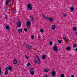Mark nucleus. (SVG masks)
<instances>
[{
  "label": "nucleus",
  "instance_id": "1",
  "mask_svg": "<svg viewBox=\"0 0 77 77\" xmlns=\"http://www.w3.org/2000/svg\"><path fill=\"white\" fill-rule=\"evenodd\" d=\"M16 25L17 27H20L21 26V20H20L17 21L16 23Z\"/></svg>",
  "mask_w": 77,
  "mask_h": 77
},
{
  "label": "nucleus",
  "instance_id": "2",
  "mask_svg": "<svg viewBox=\"0 0 77 77\" xmlns=\"http://www.w3.org/2000/svg\"><path fill=\"white\" fill-rule=\"evenodd\" d=\"M27 8L29 11H32V7L31 6V4H28L27 5Z\"/></svg>",
  "mask_w": 77,
  "mask_h": 77
},
{
  "label": "nucleus",
  "instance_id": "3",
  "mask_svg": "<svg viewBox=\"0 0 77 77\" xmlns=\"http://www.w3.org/2000/svg\"><path fill=\"white\" fill-rule=\"evenodd\" d=\"M26 26L28 27L29 29H30V22L27 21L26 23Z\"/></svg>",
  "mask_w": 77,
  "mask_h": 77
},
{
  "label": "nucleus",
  "instance_id": "4",
  "mask_svg": "<svg viewBox=\"0 0 77 77\" xmlns=\"http://www.w3.org/2000/svg\"><path fill=\"white\" fill-rule=\"evenodd\" d=\"M53 50L54 51H58V49H57V48L56 46H54L53 47Z\"/></svg>",
  "mask_w": 77,
  "mask_h": 77
},
{
  "label": "nucleus",
  "instance_id": "5",
  "mask_svg": "<svg viewBox=\"0 0 77 77\" xmlns=\"http://www.w3.org/2000/svg\"><path fill=\"white\" fill-rule=\"evenodd\" d=\"M26 47L29 49H33V47L31 46L29 44L26 45Z\"/></svg>",
  "mask_w": 77,
  "mask_h": 77
},
{
  "label": "nucleus",
  "instance_id": "6",
  "mask_svg": "<svg viewBox=\"0 0 77 77\" xmlns=\"http://www.w3.org/2000/svg\"><path fill=\"white\" fill-rule=\"evenodd\" d=\"M18 62V61L16 59H14L13 60V64H17Z\"/></svg>",
  "mask_w": 77,
  "mask_h": 77
},
{
  "label": "nucleus",
  "instance_id": "7",
  "mask_svg": "<svg viewBox=\"0 0 77 77\" xmlns=\"http://www.w3.org/2000/svg\"><path fill=\"white\" fill-rule=\"evenodd\" d=\"M12 0H7L6 2V6L8 5L9 3H10V1H12Z\"/></svg>",
  "mask_w": 77,
  "mask_h": 77
},
{
  "label": "nucleus",
  "instance_id": "8",
  "mask_svg": "<svg viewBox=\"0 0 77 77\" xmlns=\"http://www.w3.org/2000/svg\"><path fill=\"white\" fill-rule=\"evenodd\" d=\"M47 20H49V21H50L51 22H52V21H53V18L51 17L50 18L48 17V19Z\"/></svg>",
  "mask_w": 77,
  "mask_h": 77
},
{
  "label": "nucleus",
  "instance_id": "9",
  "mask_svg": "<svg viewBox=\"0 0 77 77\" xmlns=\"http://www.w3.org/2000/svg\"><path fill=\"white\" fill-rule=\"evenodd\" d=\"M36 56L37 57V58L38 59V64H40L41 63V60L39 59V57L38 55H36Z\"/></svg>",
  "mask_w": 77,
  "mask_h": 77
},
{
  "label": "nucleus",
  "instance_id": "10",
  "mask_svg": "<svg viewBox=\"0 0 77 77\" xmlns=\"http://www.w3.org/2000/svg\"><path fill=\"white\" fill-rule=\"evenodd\" d=\"M52 75L53 77L55 76V75H56L55 71H53L52 72Z\"/></svg>",
  "mask_w": 77,
  "mask_h": 77
},
{
  "label": "nucleus",
  "instance_id": "11",
  "mask_svg": "<svg viewBox=\"0 0 77 77\" xmlns=\"http://www.w3.org/2000/svg\"><path fill=\"white\" fill-rule=\"evenodd\" d=\"M42 17L44 19H45V20H48V17H47L45 16V15H44L42 16Z\"/></svg>",
  "mask_w": 77,
  "mask_h": 77
},
{
  "label": "nucleus",
  "instance_id": "12",
  "mask_svg": "<svg viewBox=\"0 0 77 77\" xmlns=\"http://www.w3.org/2000/svg\"><path fill=\"white\" fill-rule=\"evenodd\" d=\"M52 29L53 30H54V29H56V26H55V25H53L52 26Z\"/></svg>",
  "mask_w": 77,
  "mask_h": 77
},
{
  "label": "nucleus",
  "instance_id": "13",
  "mask_svg": "<svg viewBox=\"0 0 77 77\" xmlns=\"http://www.w3.org/2000/svg\"><path fill=\"white\" fill-rule=\"evenodd\" d=\"M17 32L18 33H21L22 32V29H19L18 30Z\"/></svg>",
  "mask_w": 77,
  "mask_h": 77
},
{
  "label": "nucleus",
  "instance_id": "14",
  "mask_svg": "<svg viewBox=\"0 0 77 77\" xmlns=\"http://www.w3.org/2000/svg\"><path fill=\"white\" fill-rule=\"evenodd\" d=\"M34 71H35V70H34V69L32 68L30 69V72H32H32H34Z\"/></svg>",
  "mask_w": 77,
  "mask_h": 77
},
{
  "label": "nucleus",
  "instance_id": "15",
  "mask_svg": "<svg viewBox=\"0 0 77 77\" xmlns=\"http://www.w3.org/2000/svg\"><path fill=\"white\" fill-rule=\"evenodd\" d=\"M45 56H46V55H42V59H45Z\"/></svg>",
  "mask_w": 77,
  "mask_h": 77
},
{
  "label": "nucleus",
  "instance_id": "16",
  "mask_svg": "<svg viewBox=\"0 0 77 77\" xmlns=\"http://www.w3.org/2000/svg\"><path fill=\"white\" fill-rule=\"evenodd\" d=\"M8 68V69L10 70H12V67H11V66H9Z\"/></svg>",
  "mask_w": 77,
  "mask_h": 77
},
{
  "label": "nucleus",
  "instance_id": "17",
  "mask_svg": "<svg viewBox=\"0 0 77 77\" xmlns=\"http://www.w3.org/2000/svg\"><path fill=\"white\" fill-rule=\"evenodd\" d=\"M6 29H7V30H9V26H6Z\"/></svg>",
  "mask_w": 77,
  "mask_h": 77
},
{
  "label": "nucleus",
  "instance_id": "18",
  "mask_svg": "<svg viewBox=\"0 0 77 77\" xmlns=\"http://www.w3.org/2000/svg\"><path fill=\"white\" fill-rule=\"evenodd\" d=\"M30 73L31 74V75H34L35 73H34V72L31 71V72H30Z\"/></svg>",
  "mask_w": 77,
  "mask_h": 77
},
{
  "label": "nucleus",
  "instance_id": "19",
  "mask_svg": "<svg viewBox=\"0 0 77 77\" xmlns=\"http://www.w3.org/2000/svg\"><path fill=\"white\" fill-rule=\"evenodd\" d=\"M73 48H75L76 47H77V45L75 44H74L73 45Z\"/></svg>",
  "mask_w": 77,
  "mask_h": 77
},
{
  "label": "nucleus",
  "instance_id": "20",
  "mask_svg": "<svg viewBox=\"0 0 77 77\" xmlns=\"http://www.w3.org/2000/svg\"><path fill=\"white\" fill-rule=\"evenodd\" d=\"M71 50V47H69L67 48V50H68V51H69Z\"/></svg>",
  "mask_w": 77,
  "mask_h": 77
},
{
  "label": "nucleus",
  "instance_id": "21",
  "mask_svg": "<svg viewBox=\"0 0 77 77\" xmlns=\"http://www.w3.org/2000/svg\"><path fill=\"white\" fill-rule=\"evenodd\" d=\"M5 75H7V74H8V71H5Z\"/></svg>",
  "mask_w": 77,
  "mask_h": 77
},
{
  "label": "nucleus",
  "instance_id": "22",
  "mask_svg": "<svg viewBox=\"0 0 77 77\" xmlns=\"http://www.w3.org/2000/svg\"><path fill=\"white\" fill-rule=\"evenodd\" d=\"M73 30L74 31H75V30H77V28H76V27H74L73 28Z\"/></svg>",
  "mask_w": 77,
  "mask_h": 77
},
{
  "label": "nucleus",
  "instance_id": "23",
  "mask_svg": "<svg viewBox=\"0 0 77 77\" xmlns=\"http://www.w3.org/2000/svg\"><path fill=\"white\" fill-rule=\"evenodd\" d=\"M49 44H50V45H52V44H53V42H52L51 41H50L49 43Z\"/></svg>",
  "mask_w": 77,
  "mask_h": 77
},
{
  "label": "nucleus",
  "instance_id": "24",
  "mask_svg": "<svg viewBox=\"0 0 77 77\" xmlns=\"http://www.w3.org/2000/svg\"><path fill=\"white\" fill-rule=\"evenodd\" d=\"M40 32L41 33H43L44 32V29H40Z\"/></svg>",
  "mask_w": 77,
  "mask_h": 77
},
{
  "label": "nucleus",
  "instance_id": "25",
  "mask_svg": "<svg viewBox=\"0 0 77 77\" xmlns=\"http://www.w3.org/2000/svg\"><path fill=\"white\" fill-rule=\"evenodd\" d=\"M63 17H67V14H63Z\"/></svg>",
  "mask_w": 77,
  "mask_h": 77
},
{
  "label": "nucleus",
  "instance_id": "26",
  "mask_svg": "<svg viewBox=\"0 0 77 77\" xmlns=\"http://www.w3.org/2000/svg\"><path fill=\"white\" fill-rule=\"evenodd\" d=\"M44 71L45 72H48V70L47 69H45L44 70Z\"/></svg>",
  "mask_w": 77,
  "mask_h": 77
},
{
  "label": "nucleus",
  "instance_id": "27",
  "mask_svg": "<svg viewBox=\"0 0 77 77\" xmlns=\"http://www.w3.org/2000/svg\"><path fill=\"white\" fill-rule=\"evenodd\" d=\"M5 70L8 71V70H9V69L8 68V67H6L5 68Z\"/></svg>",
  "mask_w": 77,
  "mask_h": 77
},
{
  "label": "nucleus",
  "instance_id": "28",
  "mask_svg": "<svg viewBox=\"0 0 77 77\" xmlns=\"http://www.w3.org/2000/svg\"><path fill=\"white\" fill-rule=\"evenodd\" d=\"M30 63H28L27 64V66L29 67L30 66Z\"/></svg>",
  "mask_w": 77,
  "mask_h": 77
},
{
  "label": "nucleus",
  "instance_id": "29",
  "mask_svg": "<svg viewBox=\"0 0 77 77\" xmlns=\"http://www.w3.org/2000/svg\"><path fill=\"white\" fill-rule=\"evenodd\" d=\"M70 9L71 11H74V8L72 7Z\"/></svg>",
  "mask_w": 77,
  "mask_h": 77
},
{
  "label": "nucleus",
  "instance_id": "30",
  "mask_svg": "<svg viewBox=\"0 0 77 77\" xmlns=\"http://www.w3.org/2000/svg\"><path fill=\"white\" fill-rule=\"evenodd\" d=\"M63 39L64 40H65V34L63 35Z\"/></svg>",
  "mask_w": 77,
  "mask_h": 77
},
{
  "label": "nucleus",
  "instance_id": "31",
  "mask_svg": "<svg viewBox=\"0 0 77 77\" xmlns=\"http://www.w3.org/2000/svg\"><path fill=\"white\" fill-rule=\"evenodd\" d=\"M58 43L60 44H61L62 43V41L61 40H58Z\"/></svg>",
  "mask_w": 77,
  "mask_h": 77
},
{
  "label": "nucleus",
  "instance_id": "32",
  "mask_svg": "<svg viewBox=\"0 0 77 77\" xmlns=\"http://www.w3.org/2000/svg\"><path fill=\"white\" fill-rule=\"evenodd\" d=\"M24 31H25V32H27V28H25L24 29Z\"/></svg>",
  "mask_w": 77,
  "mask_h": 77
},
{
  "label": "nucleus",
  "instance_id": "33",
  "mask_svg": "<svg viewBox=\"0 0 77 77\" xmlns=\"http://www.w3.org/2000/svg\"><path fill=\"white\" fill-rule=\"evenodd\" d=\"M30 18H31V21H32L33 20V17H31Z\"/></svg>",
  "mask_w": 77,
  "mask_h": 77
},
{
  "label": "nucleus",
  "instance_id": "34",
  "mask_svg": "<svg viewBox=\"0 0 77 77\" xmlns=\"http://www.w3.org/2000/svg\"><path fill=\"white\" fill-rule=\"evenodd\" d=\"M38 62V60H36L34 61L35 63H37V62Z\"/></svg>",
  "mask_w": 77,
  "mask_h": 77
},
{
  "label": "nucleus",
  "instance_id": "35",
  "mask_svg": "<svg viewBox=\"0 0 77 77\" xmlns=\"http://www.w3.org/2000/svg\"><path fill=\"white\" fill-rule=\"evenodd\" d=\"M5 17L6 19L7 20V19H8V16L7 15H5Z\"/></svg>",
  "mask_w": 77,
  "mask_h": 77
},
{
  "label": "nucleus",
  "instance_id": "36",
  "mask_svg": "<svg viewBox=\"0 0 77 77\" xmlns=\"http://www.w3.org/2000/svg\"><path fill=\"white\" fill-rule=\"evenodd\" d=\"M61 77H64V75L62 74L61 75Z\"/></svg>",
  "mask_w": 77,
  "mask_h": 77
},
{
  "label": "nucleus",
  "instance_id": "37",
  "mask_svg": "<svg viewBox=\"0 0 77 77\" xmlns=\"http://www.w3.org/2000/svg\"><path fill=\"white\" fill-rule=\"evenodd\" d=\"M34 37H35L33 36V35H32L31 36V38L32 39H33V38H34Z\"/></svg>",
  "mask_w": 77,
  "mask_h": 77
},
{
  "label": "nucleus",
  "instance_id": "38",
  "mask_svg": "<svg viewBox=\"0 0 77 77\" xmlns=\"http://www.w3.org/2000/svg\"><path fill=\"white\" fill-rule=\"evenodd\" d=\"M2 70L1 69V68H0V75L2 74Z\"/></svg>",
  "mask_w": 77,
  "mask_h": 77
},
{
  "label": "nucleus",
  "instance_id": "39",
  "mask_svg": "<svg viewBox=\"0 0 77 77\" xmlns=\"http://www.w3.org/2000/svg\"><path fill=\"white\" fill-rule=\"evenodd\" d=\"M45 77H48V75H47V74H46L44 76Z\"/></svg>",
  "mask_w": 77,
  "mask_h": 77
},
{
  "label": "nucleus",
  "instance_id": "40",
  "mask_svg": "<svg viewBox=\"0 0 77 77\" xmlns=\"http://www.w3.org/2000/svg\"><path fill=\"white\" fill-rule=\"evenodd\" d=\"M13 13H15V10H14L13 11Z\"/></svg>",
  "mask_w": 77,
  "mask_h": 77
},
{
  "label": "nucleus",
  "instance_id": "41",
  "mask_svg": "<svg viewBox=\"0 0 77 77\" xmlns=\"http://www.w3.org/2000/svg\"><path fill=\"white\" fill-rule=\"evenodd\" d=\"M71 77H74V75H72Z\"/></svg>",
  "mask_w": 77,
  "mask_h": 77
},
{
  "label": "nucleus",
  "instance_id": "42",
  "mask_svg": "<svg viewBox=\"0 0 77 77\" xmlns=\"http://www.w3.org/2000/svg\"><path fill=\"white\" fill-rule=\"evenodd\" d=\"M5 9H8V7H6L5 8Z\"/></svg>",
  "mask_w": 77,
  "mask_h": 77
},
{
  "label": "nucleus",
  "instance_id": "43",
  "mask_svg": "<svg viewBox=\"0 0 77 77\" xmlns=\"http://www.w3.org/2000/svg\"><path fill=\"white\" fill-rule=\"evenodd\" d=\"M26 59H29V57H26Z\"/></svg>",
  "mask_w": 77,
  "mask_h": 77
},
{
  "label": "nucleus",
  "instance_id": "44",
  "mask_svg": "<svg viewBox=\"0 0 77 77\" xmlns=\"http://www.w3.org/2000/svg\"><path fill=\"white\" fill-rule=\"evenodd\" d=\"M67 40L68 42V41H69V39H68V38L67 39Z\"/></svg>",
  "mask_w": 77,
  "mask_h": 77
},
{
  "label": "nucleus",
  "instance_id": "45",
  "mask_svg": "<svg viewBox=\"0 0 77 77\" xmlns=\"http://www.w3.org/2000/svg\"><path fill=\"white\" fill-rule=\"evenodd\" d=\"M75 50L76 51H77V48H76Z\"/></svg>",
  "mask_w": 77,
  "mask_h": 77
},
{
  "label": "nucleus",
  "instance_id": "46",
  "mask_svg": "<svg viewBox=\"0 0 77 77\" xmlns=\"http://www.w3.org/2000/svg\"><path fill=\"white\" fill-rule=\"evenodd\" d=\"M25 57H27V56H26V55H25Z\"/></svg>",
  "mask_w": 77,
  "mask_h": 77
}]
</instances>
